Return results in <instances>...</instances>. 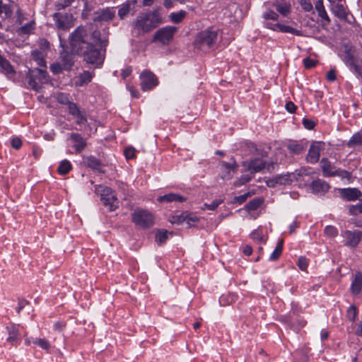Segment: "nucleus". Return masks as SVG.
Instances as JSON below:
<instances>
[{
  "mask_svg": "<svg viewBox=\"0 0 362 362\" xmlns=\"http://www.w3.org/2000/svg\"><path fill=\"white\" fill-rule=\"evenodd\" d=\"M358 313V311L357 307L352 305L350 307H349L347 310L346 317L349 321L354 322L357 317Z\"/></svg>",
  "mask_w": 362,
  "mask_h": 362,
  "instance_id": "37998d69",
  "label": "nucleus"
},
{
  "mask_svg": "<svg viewBox=\"0 0 362 362\" xmlns=\"http://www.w3.org/2000/svg\"><path fill=\"white\" fill-rule=\"evenodd\" d=\"M254 174H247V175H241L235 182L234 186L235 187H240L241 185H243L246 184L247 182H250L252 178L253 177Z\"/></svg>",
  "mask_w": 362,
  "mask_h": 362,
  "instance_id": "79ce46f5",
  "label": "nucleus"
},
{
  "mask_svg": "<svg viewBox=\"0 0 362 362\" xmlns=\"http://www.w3.org/2000/svg\"><path fill=\"white\" fill-rule=\"evenodd\" d=\"M18 7V4L11 0H0V18H11L13 11Z\"/></svg>",
  "mask_w": 362,
  "mask_h": 362,
  "instance_id": "9d476101",
  "label": "nucleus"
},
{
  "mask_svg": "<svg viewBox=\"0 0 362 362\" xmlns=\"http://www.w3.org/2000/svg\"><path fill=\"white\" fill-rule=\"evenodd\" d=\"M141 88L144 91L149 90L158 84L155 74L149 71H144L140 75Z\"/></svg>",
  "mask_w": 362,
  "mask_h": 362,
  "instance_id": "6e6552de",
  "label": "nucleus"
},
{
  "mask_svg": "<svg viewBox=\"0 0 362 362\" xmlns=\"http://www.w3.org/2000/svg\"><path fill=\"white\" fill-rule=\"evenodd\" d=\"M223 202L222 199H215L211 204L205 203L201 209L202 210H215L221 203Z\"/></svg>",
  "mask_w": 362,
  "mask_h": 362,
  "instance_id": "49530a36",
  "label": "nucleus"
},
{
  "mask_svg": "<svg viewBox=\"0 0 362 362\" xmlns=\"http://www.w3.org/2000/svg\"><path fill=\"white\" fill-rule=\"evenodd\" d=\"M57 101L62 104L68 105L71 101L69 100V95L64 93H59L56 97Z\"/></svg>",
  "mask_w": 362,
  "mask_h": 362,
  "instance_id": "de8ad7c7",
  "label": "nucleus"
},
{
  "mask_svg": "<svg viewBox=\"0 0 362 362\" xmlns=\"http://www.w3.org/2000/svg\"><path fill=\"white\" fill-rule=\"evenodd\" d=\"M362 145V133L357 132L354 134L348 143L346 144V146L349 148H355L357 146H361Z\"/></svg>",
  "mask_w": 362,
  "mask_h": 362,
  "instance_id": "72a5a7b5",
  "label": "nucleus"
},
{
  "mask_svg": "<svg viewBox=\"0 0 362 362\" xmlns=\"http://www.w3.org/2000/svg\"><path fill=\"white\" fill-rule=\"evenodd\" d=\"M162 23V18L157 11L140 13L132 22L134 30L139 34L150 33Z\"/></svg>",
  "mask_w": 362,
  "mask_h": 362,
  "instance_id": "f03ea898",
  "label": "nucleus"
},
{
  "mask_svg": "<svg viewBox=\"0 0 362 362\" xmlns=\"http://www.w3.org/2000/svg\"><path fill=\"white\" fill-rule=\"evenodd\" d=\"M274 6L276 11L283 16L288 15L291 11V5L284 1H276Z\"/></svg>",
  "mask_w": 362,
  "mask_h": 362,
  "instance_id": "2f4dec72",
  "label": "nucleus"
},
{
  "mask_svg": "<svg viewBox=\"0 0 362 362\" xmlns=\"http://www.w3.org/2000/svg\"><path fill=\"white\" fill-rule=\"evenodd\" d=\"M237 168L238 165L235 161H233L232 163L222 161L221 163V177L223 180L231 179L236 173Z\"/></svg>",
  "mask_w": 362,
  "mask_h": 362,
  "instance_id": "2eb2a0df",
  "label": "nucleus"
},
{
  "mask_svg": "<svg viewBox=\"0 0 362 362\" xmlns=\"http://www.w3.org/2000/svg\"><path fill=\"white\" fill-rule=\"evenodd\" d=\"M187 15L186 11H180L179 12H173L169 15L170 20L174 23H179L183 21Z\"/></svg>",
  "mask_w": 362,
  "mask_h": 362,
  "instance_id": "4c0bfd02",
  "label": "nucleus"
},
{
  "mask_svg": "<svg viewBox=\"0 0 362 362\" xmlns=\"http://www.w3.org/2000/svg\"><path fill=\"white\" fill-rule=\"evenodd\" d=\"M132 222L142 228H148L153 225V215L144 209L136 210L132 214Z\"/></svg>",
  "mask_w": 362,
  "mask_h": 362,
  "instance_id": "423d86ee",
  "label": "nucleus"
},
{
  "mask_svg": "<svg viewBox=\"0 0 362 362\" xmlns=\"http://www.w3.org/2000/svg\"><path fill=\"white\" fill-rule=\"evenodd\" d=\"M332 11L334 14L335 16L340 19H346L348 13L346 11V8L342 4H337L332 6Z\"/></svg>",
  "mask_w": 362,
  "mask_h": 362,
  "instance_id": "c85d7f7f",
  "label": "nucleus"
},
{
  "mask_svg": "<svg viewBox=\"0 0 362 362\" xmlns=\"http://www.w3.org/2000/svg\"><path fill=\"white\" fill-rule=\"evenodd\" d=\"M310 187L313 193L324 195L330 189V185L324 180L316 179L311 182Z\"/></svg>",
  "mask_w": 362,
  "mask_h": 362,
  "instance_id": "f3484780",
  "label": "nucleus"
},
{
  "mask_svg": "<svg viewBox=\"0 0 362 362\" xmlns=\"http://www.w3.org/2000/svg\"><path fill=\"white\" fill-rule=\"evenodd\" d=\"M262 16L265 20L277 21L279 18V15L272 10L266 11Z\"/></svg>",
  "mask_w": 362,
  "mask_h": 362,
  "instance_id": "864d4df0",
  "label": "nucleus"
},
{
  "mask_svg": "<svg viewBox=\"0 0 362 362\" xmlns=\"http://www.w3.org/2000/svg\"><path fill=\"white\" fill-rule=\"evenodd\" d=\"M248 197H249V193H245L244 194L235 197L234 199H233V202L234 203H238L239 204H241L244 203L247 200Z\"/></svg>",
  "mask_w": 362,
  "mask_h": 362,
  "instance_id": "69168bd1",
  "label": "nucleus"
},
{
  "mask_svg": "<svg viewBox=\"0 0 362 362\" xmlns=\"http://www.w3.org/2000/svg\"><path fill=\"white\" fill-rule=\"evenodd\" d=\"M261 156L262 158H255L243 163V165L251 174L260 172L265 168L267 163L263 160V153L261 154Z\"/></svg>",
  "mask_w": 362,
  "mask_h": 362,
  "instance_id": "f8f14e48",
  "label": "nucleus"
},
{
  "mask_svg": "<svg viewBox=\"0 0 362 362\" xmlns=\"http://www.w3.org/2000/svg\"><path fill=\"white\" fill-rule=\"evenodd\" d=\"M302 122L304 127L309 130L314 129V127H315V122L309 119L304 118Z\"/></svg>",
  "mask_w": 362,
  "mask_h": 362,
  "instance_id": "0e129e2a",
  "label": "nucleus"
},
{
  "mask_svg": "<svg viewBox=\"0 0 362 362\" xmlns=\"http://www.w3.org/2000/svg\"><path fill=\"white\" fill-rule=\"evenodd\" d=\"M287 147L290 153L299 154L305 149L306 146L303 142L292 141L288 144Z\"/></svg>",
  "mask_w": 362,
  "mask_h": 362,
  "instance_id": "c756f323",
  "label": "nucleus"
},
{
  "mask_svg": "<svg viewBox=\"0 0 362 362\" xmlns=\"http://www.w3.org/2000/svg\"><path fill=\"white\" fill-rule=\"evenodd\" d=\"M6 330L8 334L6 341L10 343L11 345H16L21 339V334L18 330V327L14 324H11L6 327Z\"/></svg>",
  "mask_w": 362,
  "mask_h": 362,
  "instance_id": "6ab92c4d",
  "label": "nucleus"
},
{
  "mask_svg": "<svg viewBox=\"0 0 362 362\" xmlns=\"http://www.w3.org/2000/svg\"><path fill=\"white\" fill-rule=\"evenodd\" d=\"M157 200L160 203H170L173 202H183L186 201V198L179 194L169 193L168 194L158 197Z\"/></svg>",
  "mask_w": 362,
  "mask_h": 362,
  "instance_id": "5701e85b",
  "label": "nucleus"
},
{
  "mask_svg": "<svg viewBox=\"0 0 362 362\" xmlns=\"http://www.w3.org/2000/svg\"><path fill=\"white\" fill-rule=\"evenodd\" d=\"M70 139L74 144L73 146L76 153H81L86 147V141L81 134L78 133H71L70 134Z\"/></svg>",
  "mask_w": 362,
  "mask_h": 362,
  "instance_id": "412c9836",
  "label": "nucleus"
},
{
  "mask_svg": "<svg viewBox=\"0 0 362 362\" xmlns=\"http://www.w3.org/2000/svg\"><path fill=\"white\" fill-rule=\"evenodd\" d=\"M343 61L347 66H349L352 69L354 67V65H356L355 63L354 56L351 52V50L348 49L344 51Z\"/></svg>",
  "mask_w": 362,
  "mask_h": 362,
  "instance_id": "ea45409f",
  "label": "nucleus"
},
{
  "mask_svg": "<svg viewBox=\"0 0 362 362\" xmlns=\"http://www.w3.org/2000/svg\"><path fill=\"white\" fill-rule=\"evenodd\" d=\"M98 192L100 195V199L103 204L108 207L110 211H115L119 207V202L113 194L112 189L106 186H100Z\"/></svg>",
  "mask_w": 362,
  "mask_h": 362,
  "instance_id": "0eeeda50",
  "label": "nucleus"
},
{
  "mask_svg": "<svg viewBox=\"0 0 362 362\" xmlns=\"http://www.w3.org/2000/svg\"><path fill=\"white\" fill-rule=\"evenodd\" d=\"M219 31V28L216 26H211L200 31L194 40V45L199 49L212 47L218 40Z\"/></svg>",
  "mask_w": 362,
  "mask_h": 362,
  "instance_id": "7ed1b4c3",
  "label": "nucleus"
},
{
  "mask_svg": "<svg viewBox=\"0 0 362 362\" xmlns=\"http://www.w3.org/2000/svg\"><path fill=\"white\" fill-rule=\"evenodd\" d=\"M320 156V146L319 144H313L310 145L306 157L307 162L310 163H316L319 161Z\"/></svg>",
  "mask_w": 362,
  "mask_h": 362,
  "instance_id": "aec40b11",
  "label": "nucleus"
},
{
  "mask_svg": "<svg viewBox=\"0 0 362 362\" xmlns=\"http://www.w3.org/2000/svg\"><path fill=\"white\" fill-rule=\"evenodd\" d=\"M168 238V231L167 230H160L156 234V241L159 243L162 244L165 242V240Z\"/></svg>",
  "mask_w": 362,
  "mask_h": 362,
  "instance_id": "3c124183",
  "label": "nucleus"
},
{
  "mask_svg": "<svg viewBox=\"0 0 362 362\" xmlns=\"http://www.w3.org/2000/svg\"><path fill=\"white\" fill-rule=\"evenodd\" d=\"M199 221V218L193 213L185 212V222L189 226H194Z\"/></svg>",
  "mask_w": 362,
  "mask_h": 362,
  "instance_id": "f704fd0d",
  "label": "nucleus"
},
{
  "mask_svg": "<svg viewBox=\"0 0 362 362\" xmlns=\"http://www.w3.org/2000/svg\"><path fill=\"white\" fill-rule=\"evenodd\" d=\"M315 8L318 13L319 17H320L321 19L325 21L327 23H329L331 21L325 8L323 1L317 0L315 2Z\"/></svg>",
  "mask_w": 362,
  "mask_h": 362,
  "instance_id": "bb28decb",
  "label": "nucleus"
},
{
  "mask_svg": "<svg viewBox=\"0 0 362 362\" xmlns=\"http://www.w3.org/2000/svg\"><path fill=\"white\" fill-rule=\"evenodd\" d=\"M93 74L88 71H83L77 77L75 84L76 86H83L90 83L92 80Z\"/></svg>",
  "mask_w": 362,
  "mask_h": 362,
  "instance_id": "a878e982",
  "label": "nucleus"
},
{
  "mask_svg": "<svg viewBox=\"0 0 362 362\" xmlns=\"http://www.w3.org/2000/svg\"><path fill=\"white\" fill-rule=\"evenodd\" d=\"M11 146L15 149H19L22 146V141L18 137H14L11 141Z\"/></svg>",
  "mask_w": 362,
  "mask_h": 362,
  "instance_id": "774afa93",
  "label": "nucleus"
},
{
  "mask_svg": "<svg viewBox=\"0 0 362 362\" xmlns=\"http://www.w3.org/2000/svg\"><path fill=\"white\" fill-rule=\"evenodd\" d=\"M325 233L329 237H335L337 233V229L332 226H327L325 228Z\"/></svg>",
  "mask_w": 362,
  "mask_h": 362,
  "instance_id": "052dcab7",
  "label": "nucleus"
},
{
  "mask_svg": "<svg viewBox=\"0 0 362 362\" xmlns=\"http://www.w3.org/2000/svg\"><path fill=\"white\" fill-rule=\"evenodd\" d=\"M74 117L77 119L76 122L77 124L81 125L87 122V117L86 116V114L82 111H80Z\"/></svg>",
  "mask_w": 362,
  "mask_h": 362,
  "instance_id": "e2e57ef3",
  "label": "nucleus"
},
{
  "mask_svg": "<svg viewBox=\"0 0 362 362\" xmlns=\"http://www.w3.org/2000/svg\"><path fill=\"white\" fill-rule=\"evenodd\" d=\"M250 237L252 240L259 243H264L266 242V240L264 238L262 232L260 230H255L253 232H252Z\"/></svg>",
  "mask_w": 362,
  "mask_h": 362,
  "instance_id": "a18cd8bd",
  "label": "nucleus"
},
{
  "mask_svg": "<svg viewBox=\"0 0 362 362\" xmlns=\"http://www.w3.org/2000/svg\"><path fill=\"white\" fill-rule=\"evenodd\" d=\"M56 26L62 30H68L71 26V15L67 13H54L52 15Z\"/></svg>",
  "mask_w": 362,
  "mask_h": 362,
  "instance_id": "9b49d317",
  "label": "nucleus"
},
{
  "mask_svg": "<svg viewBox=\"0 0 362 362\" xmlns=\"http://www.w3.org/2000/svg\"><path fill=\"white\" fill-rule=\"evenodd\" d=\"M351 292L354 295H358L362 290V273L358 272L355 274L354 278L351 282Z\"/></svg>",
  "mask_w": 362,
  "mask_h": 362,
  "instance_id": "b1692460",
  "label": "nucleus"
},
{
  "mask_svg": "<svg viewBox=\"0 0 362 362\" xmlns=\"http://www.w3.org/2000/svg\"><path fill=\"white\" fill-rule=\"evenodd\" d=\"M15 10H16V23L18 25H22V23L26 19V18L24 16V14L23 13L22 11L18 5V7H16Z\"/></svg>",
  "mask_w": 362,
  "mask_h": 362,
  "instance_id": "603ef678",
  "label": "nucleus"
},
{
  "mask_svg": "<svg viewBox=\"0 0 362 362\" xmlns=\"http://www.w3.org/2000/svg\"><path fill=\"white\" fill-rule=\"evenodd\" d=\"M50 70L54 74H58L62 72L64 70V66L61 64V62L54 63L50 66Z\"/></svg>",
  "mask_w": 362,
  "mask_h": 362,
  "instance_id": "bf43d9fd",
  "label": "nucleus"
},
{
  "mask_svg": "<svg viewBox=\"0 0 362 362\" xmlns=\"http://www.w3.org/2000/svg\"><path fill=\"white\" fill-rule=\"evenodd\" d=\"M33 343L45 350H48L50 348L49 342L45 339H37Z\"/></svg>",
  "mask_w": 362,
  "mask_h": 362,
  "instance_id": "5fc2aeb1",
  "label": "nucleus"
},
{
  "mask_svg": "<svg viewBox=\"0 0 362 362\" xmlns=\"http://www.w3.org/2000/svg\"><path fill=\"white\" fill-rule=\"evenodd\" d=\"M349 213L350 215L353 216L362 214V200L355 205H350L349 208Z\"/></svg>",
  "mask_w": 362,
  "mask_h": 362,
  "instance_id": "c03bdc74",
  "label": "nucleus"
},
{
  "mask_svg": "<svg viewBox=\"0 0 362 362\" xmlns=\"http://www.w3.org/2000/svg\"><path fill=\"white\" fill-rule=\"evenodd\" d=\"M31 56L33 59L36 62L37 65L41 67L46 68V61L45 59V54L40 50L35 49L32 51Z\"/></svg>",
  "mask_w": 362,
  "mask_h": 362,
  "instance_id": "7c9ffc66",
  "label": "nucleus"
},
{
  "mask_svg": "<svg viewBox=\"0 0 362 362\" xmlns=\"http://www.w3.org/2000/svg\"><path fill=\"white\" fill-rule=\"evenodd\" d=\"M136 3V0H127L118 6L117 16L119 20H124L129 16L133 15Z\"/></svg>",
  "mask_w": 362,
  "mask_h": 362,
  "instance_id": "1a4fd4ad",
  "label": "nucleus"
},
{
  "mask_svg": "<svg viewBox=\"0 0 362 362\" xmlns=\"http://www.w3.org/2000/svg\"><path fill=\"white\" fill-rule=\"evenodd\" d=\"M71 164L68 160L61 161L57 168V172L62 175H66L71 170Z\"/></svg>",
  "mask_w": 362,
  "mask_h": 362,
  "instance_id": "e433bc0d",
  "label": "nucleus"
},
{
  "mask_svg": "<svg viewBox=\"0 0 362 362\" xmlns=\"http://www.w3.org/2000/svg\"><path fill=\"white\" fill-rule=\"evenodd\" d=\"M334 177H339L341 180H347L349 182H351L353 181L352 173L349 171L341 169L339 168H338L337 170H336Z\"/></svg>",
  "mask_w": 362,
  "mask_h": 362,
  "instance_id": "c9c22d12",
  "label": "nucleus"
},
{
  "mask_svg": "<svg viewBox=\"0 0 362 362\" xmlns=\"http://www.w3.org/2000/svg\"><path fill=\"white\" fill-rule=\"evenodd\" d=\"M60 62L64 70L69 71L74 64V56L72 53L64 51L60 54Z\"/></svg>",
  "mask_w": 362,
  "mask_h": 362,
  "instance_id": "4be33fe9",
  "label": "nucleus"
},
{
  "mask_svg": "<svg viewBox=\"0 0 362 362\" xmlns=\"http://www.w3.org/2000/svg\"><path fill=\"white\" fill-rule=\"evenodd\" d=\"M320 167L322 169V175L325 177H334L336 170H337L339 168L333 165L327 158H322L321 159Z\"/></svg>",
  "mask_w": 362,
  "mask_h": 362,
  "instance_id": "a211bd4d",
  "label": "nucleus"
},
{
  "mask_svg": "<svg viewBox=\"0 0 362 362\" xmlns=\"http://www.w3.org/2000/svg\"><path fill=\"white\" fill-rule=\"evenodd\" d=\"M115 17V7H106L95 13L93 22L110 21Z\"/></svg>",
  "mask_w": 362,
  "mask_h": 362,
  "instance_id": "4468645a",
  "label": "nucleus"
},
{
  "mask_svg": "<svg viewBox=\"0 0 362 362\" xmlns=\"http://www.w3.org/2000/svg\"><path fill=\"white\" fill-rule=\"evenodd\" d=\"M72 52L83 57L88 64L100 67L104 61L101 51L105 52L109 41L107 36L102 37L99 30L87 26H78L69 35Z\"/></svg>",
  "mask_w": 362,
  "mask_h": 362,
  "instance_id": "f257e3e1",
  "label": "nucleus"
},
{
  "mask_svg": "<svg viewBox=\"0 0 362 362\" xmlns=\"http://www.w3.org/2000/svg\"><path fill=\"white\" fill-rule=\"evenodd\" d=\"M76 0H61L55 3V8L57 11L64 9L65 8L71 6V4Z\"/></svg>",
  "mask_w": 362,
  "mask_h": 362,
  "instance_id": "09e8293b",
  "label": "nucleus"
},
{
  "mask_svg": "<svg viewBox=\"0 0 362 362\" xmlns=\"http://www.w3.org/2000/svg\"><path fill=\"white\" fill-rule=\"evenodd\" d=\"M87 165L89 168L100 171L102 163L99 159L94 156H89L87 158Z\"/></svg>",
  "mask_w": 362,
  "mask_h": 362,
  "instance_id": "a19ab883",
  "label": "nucleus"
},
{
  "mask_svg": "<svg viewBox=\"0 0 362 362\" xmlns=\"http://www.w3.org/2000/svg\"><path fill=\"white\" fill-rule=\"evenodd\" d=\"M298 266L302 271H305L308 266V260L305 257H300L298 260Z\"/></svg>",
  "mask_w": 362,
  "mask_h": 362,
  "instance_id": "680f3d73",
  "label": "nucleus"
},
{
  "mask_svg": "<svg viewBox=\"0 0 362 362\" xmlns=\"http://www.w3.org/2000/svg\"><path fill=\"white\" fill-rule=\"evenodd\" d=\"M361 235V232L359 230H346L344 233L345 245L351 247H355L360 242Z\"/></svg>",
  "mask_w": 362,
  "mask_h": 362,
  "instance_id": "dca6fc26",
  "label": "nucleus"
},
{
  "mask_svg": "<svg viewBox=\"0 0 362 362\" xmlns=\"http://www.w3.org/2000/svg\"><path fill=\"white\" fill-rule=\"evenodd\" d=\"M276 26H278L279 27V31H281V33H291V34H293L295 35H297V36H301L302 35V32L299 30H297L291 26H289V25H283V24H281L279 23H276Z\"/></svg>",
  "mask_w": 362,
  "mask_h": 362,
  "instance_id": "473e14b6",
  "label": "nucleus"
},
{
  "mask_svg": "<svg viewBox=\"0 0 362 362\" xmlns=\"http://www.w3.org/2000/svg\"><path fill=\"white\" fill-rule=\"evenodd\" d=\"M275 177L279 185H285L291 181L289 175H279Z\"/></svg>",
  "mask_w": 362,
  "mask_h": 362,
  "instance_id": "13d9d810",
  "label": "nucleus"
},
{
  "mask_svg": "<svg viewBox=\"0 0 362 362\" xmlns=\"http://www.w3.org/2000/svg\"><path fill=\"white\" fill-rule=\"evenodd\" d=\"M283 244H284L283 240H280L279 241L276 248L274 249L273 252L269 256L270 261H276L279 258V257L281 256V255L282 253Z\"/></svg>",
  "mask_w": 362,
  "mask_h": 362,
  "instance_id": "58836bf2",
  "label": "nucleus"
},
{
  "mask_svg": "<svg viewBox=\"0 0 362 362\" xmlns=\"http://www.w3.org/2000/svg\"><path fill=\"white\" fill-rule=\"evenodd\" d=\"M299 4L303 11L306 12L312 11L313 9V6L310 0H299Z\"/></svg>",
  "mask_w": 362,
  "mask_h": 362,
  "instance_id": "6e6d98bb",
  "label": "nucleus"
},
{
  "mask_svg": "<svg viewBox=\"0 0 362 362\" xmlns=\"http://www.w3.org/2000/svg\"><path fill=\"white\" fill-rule=\"evenodd\" d=\"M261 204L262 201L259 199H254L247 202L246 204V208L249 211H255L259 207Z\"/></svg>",
  "mask_w": 362,
  "mask_h": 362,
  "instance_id": "8fccbe9b",
  "label": "nucleus"
},
{
  "mask_svg": "<svg viewBox=\"0 0 362 362\" xmlns=\"http://www.w3.org/2000/svg\"><path fill=\"white\" fill-rule=\"evenodd\" d=\"M0 67L1 72L6 74H14L15 70L11 63L4 57L0 55Z\"/></svg>",
  "mask_w": 362,
  "mask_h": 362,
  "instance_id": "cd10ccee",
  "label": "nucleus"
},
{
  "mask_svg": "<svg viewBox=\"0 0 362 362\" xmlns=\"http://www.w3.org/2000/svg\"><path fill=\"white\" fill-rule=\"evenodd\" d=\"M67 108L69 110V113L74 117L76 115H77L80 111H81L76 105V103L74 102H71L70 103H69V105H67Z\"/></svg>",
  "mask_w": 362,
  "mask_h": 362,
  "instance_id": "4d7b16f0",
  "label": "nucleus"
},
{
  "mask_svg": "<svg viewBox=\"0 0 362 362\" xmlns=\"http://www.w3.org/2000/svg\"><path fill=\"white\" fill-rule=\"evenodd\" d=\"M28 85L32 89L39 91L42 84L49 82V76L47 71L43 69L35 68L30 71L28 74Z\"/></svg>",
  "mask_w": 362,
  "mask_h": 362,
  "instance_id": "39448f33",
  "label": "nucleus"
},
{
  "mask_svg": "<svg viewBox=\"0 0 362 362\" xmlns=\"http://www.w3.org/2000/svg\"><path fill=\"white\" fill-rule=\"evenodd\" d=\"M178 28L176 26L167 25L157 30L153 35L151 41L163 46L168 45L174 38Z\"/></svg>",
  "mask_w": 362,
  "mask_h": 362,
  "instance_id": "20e7f679",
  "label": "nucleus"
},
{
  "mask_svg": "<svg viewBox=\"0 0 362 362\" xmlns=\"http://www.w3.org/2000/svg\"><path fill=\"white\" fill-rule=\"evenodd\" d=\"M124 155L127 159H132L135 157V149L132 147L126 148Z\"/></svg>",
  "mask_w": 362,
  "mask_h": 362,
  "instance_id": "338daca9",
  "label": "nucleus"
},
{
  "mask_svg": "<svg viewBox=\"0 0 362 362\" xmlns=\"http://www.w3.org/2000/svg\"><path fill=\"white\" fill-rule=\"evenodd\" d=\"M35 21L34 20L30 21L29 23H25L24 25H22L16 29V33L18 35H30L35 30Z\"/></svg>",
  "mask_w": 362,
  "mask_h": 362,
  "instance_id": "393cba45",
  "label": "nucleus"
},
{
  "mask_svg": "<svg viewBox=\"0 0 362 362\" xmlns=\"http://www.w3.org/2000/svg\"><path fill=\"white\" fill-rule=\"evenodd\" d=\"M340 197L346 202H354L362 196V192L355 187L338 189Z\"/></svg>",
  "mask_w": 362,
  "mask_h": 362,
  "instance_id": "ddd939ff",
  "label": "nucleus"
}]
</instances>
